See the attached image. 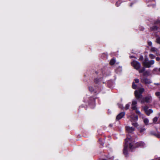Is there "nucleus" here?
<instances>
[{
    "label": "nucleus",
    "mask_w": 160,
    "mask_h": 160,
    "mask_svg": "<svg viewBox=\"0 0 160 160\" xmlns=\"http://www.w3.org/2000/svg\"><path fill=\"white\" fill-rule=\"evenodd\" d=\"M134 142L132 141L131 138H127L125 139L123 144V153L125 157L128 155V151L132 152L133 150L137 148L142 145L143 143L141 142H138L136 143L134 145Z\"/></svg>",
    "instance_id": "1"
},
{
    "label": "nucleus",
    "mask_w": 160,
    "mask_h": 160,
    "mask_svg": "<svg viewBox=\"0 0 160 160\" xmlns=\"http://www.w3.org/2000/svg\"><path fill=\"white\" fill-rule=\"evenodd\" d=\"M107 70L106 67H103L101 70L96 71L94 75L96 77L94 80H100L102 79L104 75L105 74L106 71Z\"/></svg>",
    "instance_id": "2"
},
{
    "label": "nucleus",
    "mask_w": 160,
    "mask_h": 160,
    "mask_svg": "<svg viewBox=\"0 0 160 160\" xmlns=\"http://www.w3.org/2000/svg\"><path fill=\"white\" fill-rule=\"evenodd\" d=\"M131 64L134 69L137 70H138L140 69L141 67L140 63L138 62L135 60H133L131 62Z\"/></svg>",
    "instance_id": "3"
},
{
    "label": "nucleus",
    "mask_w": 160,
    "mask_h": 160,
    "mask_svg": "<svg viewBox=\"0 0 160 160\" xmlns=\"http://www.w3.org/2000/svg\"><path fill=\"white\" fill-rule=\"evenodd\" d=\"M152 97L151 95H148L146 96L144 98H142L141 103H143L145 102L147 103H150L151 102Z\"/></svg>",
    "instance_id": "4"
},
{
    "label": "nucleus",
    "mask_w": 160,
    "mask_h": 160,
    "mask_svg": "<svg viewBox=\"0 0 160 160\" xmlns=\"http://www.w3.org/2000/svg\"><path fill=\"white\" fill-rule=\"evenodd\" d=\"M134 94L136 99L138 102H141L142 98V94L139 93L138 90H135L134 91Z\"/></svg>",
    "instance_id": "5"
},
{
    "label": "nucleus",
    "mask_w": 160,
    "mask_h": 160,
    "mask_svg": "<svg viewBox=\"0 0 160 160\" xmlns=\"http://www.w3.org/2000/svg\"><path fill=\"white\" fill-rule=\"evenodd\" d=\"M139 82V81H135V82H133L132 85V88L133 89H138L142 87L141 84Z\"/></svg>",
    "instance_id": "6"
},
{
    "label": "nucleus",
    "mask_w": 160,
    "mask_h": 160,
    "mask_svg": "<svg viewBox=\"0 0 160 160\" xmlns=\"http://www.w3.org/2000/svg\"><path fill=\"white\" fill-rule=\"evenodd\" d=\"M95 98L93 97H90L88 100V103L89 105H92L94 106L95 104Z\"/></svg>",
    "instance_id": "7"
},
{
    "label": "nucleus",
    "mask_w": 160,
    "mask_h": 160,
    "mask_svg": "<svg viewBox=\"0 0 160 160\" xmlns=\"http://www.w3.org/2000/svg\"><path fill=\"white\" fill-rule=\"evenodd\" d=\"M125 112H121L116 117V121H118L122 118L125 115Z\"/></svg>",
    "instance_id": "8"
},
{
    "label": "nucleus",
    "mask_w": 160,
    "mask_h": 160,
    "mask_svg": "<svg viewBox=\"0 0 160 160\" xmlns=\"http://www.w3.org/2000/svg\"><path fill=\"white\" fill-rule=\"evenodd\" d=\"M126 130L128 133H131L135 130V128L133 127H130L127 126L125 127Z\"/></svg>",
    "instance_id": "9"
},
{
    "label": "nucleus",
    "mask_w": 160,
    "mask_h": 160,
    "mask_svg": "<svg viewBox=\"0 0 160 160\" xmlns=\"http://www.w3.org/2000/svg\"><path fill=\"white\" fill-rule=\"evenodd\" d=\"M158 29V27L156 25H154L150 28L151 31H156Z\"/></svg>",
    "instance_id": "10"
},
{
    "label": "nucleus",
    "mask_w": 160,
    "mask_h": 160,
    "mask_svg": "<svg viewBox=\"0 0 160 160\" xmlns=\"http://www.w3.org/2000/svg\"><path fill=\"white\" fill-rule=\"evenodd\" d=\"M148 62H143L142 64L144 66V67L149 68L151 67V65L149 64V63H148Z\"/></svg>",
    "instance_id": "11"
},
{
    "label": "nucleus",
    "mask_w": 160,
    "mask_h": 160,
    "mask_svg": "<svg viewBox=\"0 0 160 160\" xmlns=\"http://www.w3.org/2000/svg\"><path fill=\"white\" fill-rule=\"evenodd\" d=\"M115 59L114 58H113L110 60L109 64L111 65H113L115 63Z\"/></svg>",
    "instance_id": "12"
},
{
    "label": "nucleus",
    "mask_w": 160,
    "mask_h": 160,
    "mask_svg": "<svg viewBox=\"0 0 160 160\" xmlns=\"http://www.w3.org/2000/svg\"><path fill=\"white\" fill-rule=\"evenodd\" d=\"M116 72L117 73H120L122 71V67L119 66L115 70Z\"/></svg>",
    "instance_id": "13"
},
{
    "label": "nucleus",
    "mask_w": 160,
    "mask_h": 160,
    "mask_svg": "<svg viewBox=\"0 0 160 160\" xmlns=\"http://www.w3.org/2000/svg\"><path fill=\"white\" fill-rule=\"evenodd\" d=\"M138 130L140 132L143 133L146 130V129L144 127H140L138 128Z\"/></svg>",
    "instance_id": "14"
},
{
    "label": "nucleus",
    "mask_w": 160,
    "mask_h": 160,
    "mask_svg": "<svg viewBox=\"0 0 160 160\" xmlns=\"http://www.w3.org/2000/svg\"><path fill=\"white\" fill-rule=\"evenodd\" d=\"M107 85L109 88H111L113 85L112 81H108L107 82Z\"/></svg>",
    "instance_id": "15"
},
{
    "label": "nucleus",
    "mask_w": 160,
    "mask_h": 160,
    "mask_svg": "<svg viewBox=\"0 0 160 160\" xmlns=\"http://www.w3.org/2000/svg\"><path fill=\"white\" fill-rule=\"evenodd\" d=\"M152 112L153 110L151 109H149L147 111V112H145V113L148 116H149Z\"/></svg>",
    "instance_id": "16"
},
{
    "label": "nucleus",
    "mask_w": 160,
    "mask_h": 160,
    "mask_svg": "<svg viewBox=\"0 0 160 160\" xmlns=\"http://www.w3.org/2000/svg\"><path fill=\"white\" fill-rule=\"evenodd\" d=\"M132 118L134 121H137L138 119V116L137 115H135L132 117Z\"/></svg>",
    "instance_id": "17"
},
{
    "label": "nucleus",
    "mask_w": 160,
    "mask_h": 160,
    "mask_svg": "<svg viewBox=\"0 0 160 160\" xmlns=\"http://www.w3.org/2000/svg\"><path fill=\"white\" fill-rule=\"evenodd\" d=\"M144 88H140L138 90V92L142 94V93L144 91Z\"/></svg>",
    "instance_id": "18"
},
{
    "label": "nucleus",
    "mask_w": 160,
    "mask_h": 160,
    "mask_svg": "<svg viewBox=\"0 0 160 160\" xmlns=\"http://www.w3.org/2000/svg\"><path fill=\"white\" fill-rule=\"evenodd\" d=\"M149 74V72L148 71L144 72L143 73V75L144 76H148Z\"/></svg>",
    "instance_id": "19"
},
{
    "label": "nucleus",
    "mask_w": 160,
    "mask_h": 160,
    "mask_svg": "<svg viewBox=\"0 0 160 160\" xmlns=\"http://www.w3.org/2000/svg\"><path fill=\"white\" fill-rule=\"evenodd\" d=\"M138 70L139 73L144 72L145 70V67H143L141 69H139Z\"/></svg>",
    "instance_id": "20"
},
{
    "label": "nucleus",
    "mask_w": 160,
    "mask_h": 160,
    "mask_svg": "<svg viewBox=\"0 0 160 160\" xmlns=\"http://www.w3.org/2000/svg\"><path fill=\"white\" fill-rule=\"evenodd\" d=\"M148 107L147 106H145L143 108V110L145 111V112H147V111L148 110Z\"/></svg>",
    "instance_id": "21"
},
{
    "label": "nucleus",
    "mask_w": 160,
    "mask_h": 160,
    "mask_svg": "<svg viewBox=\"0 0 160 160\" xmlns=\"http://www.w3.org/2000/svg\"><path fill=\"white\" fill-rule=\"evenodd\" d=\"M144 122L146 125H148L149 122L147 118H145L144 120Z\"/></svg>",
    "instance_id": "22"
},
{
    "label": "nucleus",
    "mask_w": 160,
    "mask_h": 160,
    "mask_svg": "<svg viewBox=\"0 0 160 160\" xmlns=\"http://www.w3.org/2000/svg\"><path fill=\"white\" fill-rule=\"evenodd\" d=\"M149 58L151 59H154L155 58V56L153 54H150L149 55Z\"/></svg>",
    "instance_id": "23"
},
{
    "label": "nucleus",
    "mask_w": 160,
    "mask_h": 160,
    "mask_svg": "<svg viewBox=\"0 0 160 160\" xmlns=\"http://www.w3.org/2000/svg\"><path fill=\"white\" fill-rule=\"evenodd\" d=\"M158 118L157 117H154L153 119V122L155 123L156 122L158 121Z\"/></svg>",
    "instance_id": "24"
},
{
    "label": "nucleus",
    "mask_w": 160,
    "mask_h": 160,
    "mask_svg": "<svg viewBox=\"0 0 160 160\" xmlns=\"http://www.w3.org/2000/svg\"><path fill=\"white\" fill-rule=\"evenodd\" d=\"M129 107H130V105L129 104H126V106H125V109L126 110H128L129 108Z\"/></svg>",
    "instance_id": "25"
},
{
    "label": "nucleus",
    "mask_w": 160,
    "mask_h": 160,
    "mask_svg": "<svg viewBox=\"0 0 160 160\" xmlns=\"http://www.w3.org/2000/svg\"><path fill=\"white\" fill-rule=\"evenodd\" d=\"M151 65H153L154 63V60H151L148 62V63Z\"/></svg>",
    "instance_id": "26"
},
{
    "label": "nucleus",
    "mask_w": 160,
    "mask_h": 160,
    "mask_svg": "<svg viewBox=\"0 0 160 160\" xmlns=\"http://www.w3.org/2000/svg\"><path fill=\"white\" fill-rule=\"evenodd\" d=\"M156 42L157 43L160 44V37H158L156 39Z\"/></svg>",
    "instance_id": "27"
},
{
    "label": "nucleus",
    "mask_w": 160,
    "mask_h": 160,
    "mask_svg": "<svg viewBox=\"0 0 160 160\" xmlns=\"http://www.w3.org/2000/svg\"><path fill=\"white\" fill-rule=\"evenodd\" d=\"M89 90L91 92H93L94 90V88L92 87H89Z\"/></svg>",
    "instance_id": "28"
},
{
    "label": "nucleus",
    "mask_w": 160,
    "mask_h": 160,
    "mask_svg": "<svg viewBox=\"0 0 160 160\" xmlns=\"http://www.w3.org/2000/svg\"><path fill=\"white\" fill-rule=\"evenodd\" d=\"M137 104V102L136 101H133L132 102V106L136 105Z\"/></svg>",
    "instance_id": "29"
},
{
    "label": "nucleus",
    "mask_w": 160,
    "mask_h": 160,
    "mask_svg": "<svg viewBox=\"0 0 160 160\" xmlns=\"http://www.w3.org/2000/svg\"><path fill=\"white\" fill-rule=\"evenodd\" d=\"M143 56L142 55H141L140 57V58L139 59V60L142 61L143 60Z\"/></svg>",
    "instance_id": "30"
},
{
    "label": "nucleus",
    "mask_w": 160,
    "mask_h": 160,
    "mask_svg": "<svg viewBox=\"0 0 160 160\" xmlns=\"http://www.w3.org/2000/svg\"><path fill=\"white\" fill-rule=\"evenodd\" d=\"M143 81V82H144L146 83H150L151 82V81Z\"/></svg>",
    "instance_id": "31"
},
{
    "label": "nucleus",
    "mask_w": 160,
    "mask_h": 160,
    "mask_svg": "<svg viewBox=\"0 0 160 160\" xmlns=\"http://www.w3.org/2000/svg\"><path fill=\"white\" fill-rule=\"evenodd\" d=\"M155 95L157 97H160V92H156L155 93Z\"/></svg>",
    "instance_id": "32"
},
{
    "label": "nucleus",
    "mask_w": 160,
    "mask_h": 160,
    "mask_svg": "<svg viewBox=\"0 0 160 160\" xmlns=\"http://www.w3.org/2000/svg\"><path fill=\"white\" fill-rule=\"evenodd\" d=\"M132 125L134 126L135 127H137L138 126V124L137 123L135 122V123H132Z\"/></svg>",
    "instance_id": "33"
},
{
    "label": "nucleus",
    "mask_w": 160,
    "mask_h": 160,
    "mask_svg": "<svg viewBox=\"0 0 160 160\" xmlns=\"http://www.w3.org/2000/svg\"><path fill=\"white\" fill-rule=\"evenodd\" d=\"M156 51V49L154 47H152L151 49V51L152 52H154Z\"/></svg>",
    "instance_id": "34"
},
{
    "label": "nucleus",
    "mask_w": 160,
    "mask_h": 160,
    "mask_svg": "<svg viewBox=\"0 0 160 160\" xmlns=\"http://www.w3.org/2000/svg\"><path fill=\"white\" fill-rule=\"evenodd\" d=\"M132 108L133 110H137V108L136 107V106H132Z\"/></svg>",
    "instance_id": "35"
},
{
    "label": "nucleus",
    "mask_w": 160,
    "mask_h": 160,
    "mask_svg": "<svg viewBox=\"0 0 160 160\" xmlns=\"http://www.w3.org/2000/svg\"><path fill=\"white\" fill-rule=\"evenodd\" d=\"M120 5V3H119L118 2H117L115 4V5L117 7H118Z\"/></svg>",
    "instance_id": "36"
},
{
    "label": "nucleus",
    "mask_w": 160,
    "mask_h": 160,
    "mask_svg": "<svg viewBox=\"0 0 160 160\" xmlns=\"http://www.w3.org/2000/svg\"><path fill=\"white\" fill-rule=\"evenodd\" d=\"M152 42L150 41V42H148V45L149 46H151L152 45Z\"/></svg>",
    "instance_id": "37"
},
{
    "label": "nucleus",
    "mask_w": 160,
    "mask_h": 160,
    "mask_svg": "<svg viewBox=\"0 0 160 160\" xmlns=\"http://www.w3.org/2000/svg\"><path fill=\"white\" fill-rule=\"evenodd\" d=\"M136 110V113L137 114H140V112L139 111L137 110Z\"/></svg>",
    "instance_id": "38"
},
{
    "label": "nucleus",
    "mask_w": 160,
    "mask_h": 160,
    "mask_svg": "<svg viewBox=\"0 0 160 160\" xmlns=\"http://www.w3.org/2000/svg\"><path fill=\"white\" fill-rule=\"evenodd\" d=\"M148 58H147V57H146L145 58V59H144V62H148L147 61H148Z\"/></svg>",
    "instance_id": "39"
},
{
    "label": "nucleus",
    "mask_w": 160,
    "mask_h": 160,
    "mask_svg": "<svg viewBox=\"0 0 160 160\" xmlns=\"http://www.w3.org/2000/svg\"><path fill=\"white\" fill-rule=\"evenodd\" d=\"M156 59L157 61H158L160 60V58L159 57H158L156 58Z\"/></svg>",
    "instance_id": "40"
},
{
    "label": "nucleus",
    "mask_w": 160,
    "mask_h": 160,
    "mask_svg": "<svg viewBox=\"0 0 160 160\" xmlns=\"http://www.w3.org/2000/svg\"><path fill=\"white\" fill-rule=\"evenodd\" d=\"M158 71V69L157 68H155L153 69V72L154 73V72H156Z\"/></svg>",
    "instance_id": "41"
},
{
    "label": "nucleus",
    "mask_w": 160,
    "mask_h": 160,
    "mask_svg": "<svg viewBox=\"0 0 160 160\" xmlns=\"http://www.w3.org/2000/svg\"><path fill=\"white\" fill-rule=\"evenodd\" d=\"M99 81H98V80L95 81V83H99Z\"/></svg>",
    "instance_id": "42"
},
{
    "label": "nucleus",
    "mask_w": 160,
    "mask_h": 160,
    "mask_svg": "<svg viewBox=\"0 0 160 160\" xmlns=\"http://www.w3.org/2000/svg\"><path fill=\"white\" fill-rule=\"evenodd\" d=\"M132 4H133V3H131L130 5V7H132Z\"/></svg>",
    "instance_id": "43"
},
{
    "label": "nucleus",
    "mask_w": 160,
    "mask_h": 160,
    "mask_svg": "<svg viewBox=\"0 0 160 160\" xmlns=\"http://www.w3.org/2000/svg\"><path fill=\"white\" fill-rule=\"evenodd\" d=\"M109 126L110 127H112V124H110L109 125Z\"/></svg>",
    "instance_id": "44"
},
{
    "label": "nucleus",
    "mask_w": 160,
    "mask_h": 160,
    "mask_svg": "<svg viewBox=\"0 0 160 160\" xmlns=\"http://www.w3.org/2000/svg\"><path fill=\"white\" fill-rule=\"evenodd\" d=\"M82 107H83L82 106H80L79 107V108H82Z\"/></svg>",
    "instance_id": "45"
},
{
    "label": "nucleus",
    "mask_w": 160,
    "mask_h": 160,
    "mask_svg": "<svg viewBox=\"0 0 160 160\" xmlns=\"http://www.w3.org/2000/svg\"><path fill=\"white\" fill-rule=\"evenodd\" d=\"M134 80H139V79H134Z\"/></svg>",
    "instance_id": "46"
},
{
    "label": "nucleus",
    "mask_w": 160,
    "mask_h": 160,
    "mask_svg": "<svg viewBox=\"0 0 160 160\" xmlns=\"http://www.w3.org/2000/svg\"><path fill=\"white\" fill-rule=\"evenodd\" d=\"M158 71L160 72V68L158 69Z\"/></svg>",
    "instance_id": "47"
},
{
    "label": "nucleus",
    "mask_w": 160,
    "mask_h": 160,
    "mask_svg": "<svg viewBox=\"0 0 160 160\" xmlns=\"http://www.w3.org/2000/svg\"><path fill=\"white\" fill-rule=\"evenodd\" d=\"M144 80H148L147 78H146V79H144Z\"/></svg>",
    "instance_id": "48"
},
{
    "label": "nucleus",
    "mask_w": 160,
    "mask_h": 160,
    "mask_svg": "<svg viewBox=\"0 0 160 160\" xmlns=\"http://www.w3.org/2000/svg\"><path fill=\"white\" fill-rule=\"evenodd\" d=\"M102 160H107L106 159H102Z\"/></svg>",
    "instance_id": "49"
},
{
    "label": "nucleus",
    "mask_w": 160,
    "mask_h": 160,
    "mask_svg": "<svg viewBox=\"0 0 160 160\" xmlns=\"http://www.w3.org/2000/svg\"><path fill=\"white\" fill-rule=\"evenodd\" d=\"M155 84L159 85V84L158 83H155Z\"/></svg>",
    "instance_id": "50"
},
{
    "label": "nucleus",
    "mask_w": 160,
    "mask_h": 160,
    "mask_svg": "<svg viewBox=\"0 0 160 160\" xmlns=\"http://www.w3.org/2000/svg\"><path fill=\"white\" fill-rule=\"evenodd\" d=\"M104 144L103 143H100V144H101V145H102V144Z\"/></svg>",
    "instance_id": "51"
},
{
    "label": "nucleus",
    "mask_w": 160,
    "mask_h": 160,
    "mask_svg": "<svg viewBox=\"0 0 160 160\" xmlns=\"http://www.w3.org/2000/svg\"><path fill=\"white\" fill-rule=\"evenodd\" d=\"M101 140V139H99V141H100Z\"/></svg>",
    "instance_id": "52"
},
{
    "label": "nucleus",
    "mask_w": 160,
    "mask_h": 160,
    "mask_svg": "<svg viewBox=\"0 0 160 160\" xmlns=\"http://www.w3.org/2000/svg\"><path fill=\"white\" fill-rule=\"evenodd\" d=\"M159 99L160 100V97H159Z\"/></svg>",
    "instance_id": "53"
}]
</instances>
